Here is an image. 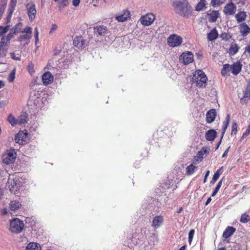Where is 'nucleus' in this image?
<instances>
[{
	"label": "nucleus",
	"instance_id": "obj_47",
	"mask_svg": "<svg viewBox=\"0 0 250 250\" xmlns=\"http://www.w3.org/2000/svg\"><path fill=\"white\" fill-rule=\"evenodd\" d=\"M35 43L37 45V42H39V31L37 27L35 28Z\"/></svg>",
	"mask_w": 250,
	"mask_h": 250
},
{
	"label": "nucleus",
	"instance_id": "obj_12",
	"mask_svg": "<svg viewBox=\"0 0 250 250\" xmlns=\"http://www.w3.org/2000/svg\"><path fill=\"white\" fill-rule=\"evenodd\" d=\"M210 151V149L207 147H203L202 148L201 150L199 151L195 156L194 159L197 162H201L204 157V155H207L209 154Z\"/></svg>",
	"mask_w": 250,
	"mask_h": 250
},
{
	"label": "nucleus",
	"instance_id": "obj_42",
	"mask_svg": "<svg viewBox=\"0 0 250 250\" xmlns=\"http://www.w3.org/2000/svg\"><path fill=\"white\" fill-rule=\"evenodd\" d=\"M10 56L11 58L14 60H21V55L19 54H16L14 52H12L10 53Z\"/></svg>",
	"mask_w": 250,
	"mask_h": 250
},
{
	"label": "nucleus",
	"instance_id": "obj_11",
	"mask_svg": "<svg viewBox=\"0 0 250 250\" xmlns=\"http://www.w3.org/2000/svg\"><path fill=\"white\" fill-rule=\"evenodd\" d=\"M26 8L29 20L32 21L34 20L37 13L35 5L32 3H28Z\"/></svg>",
	"mask_w": 250,
	"mask_h": 250
},
{
	"label": "nucleus",
	"instance_id": "obj_62",
	"mask_svg": "<svg viewBox=\"0 0 250 250\" xmlns=\"http://www.w3.org/2000/svg\"><path fill=\"white\" fill-rule=\"evenodd\" d=\"M6 103L5 101H1L0 102V107L2 108L4 107Z\"/></svg>",
	"mask_w": 250,
	"mask_h": 250
},
{
	"label": "nucleus",
	"instance_id": "obj_4",
	"mask_svg": "<svg viewBox=\"0 0 250 250\" xmlns=\"http://www.w3.org/2000/svg\"><path fill=\"white\" fill-rule=\"evenodd\" d=\"M24 227L23 222L16 218L10 220L9 229L12 233L18 234L22 231Z\"/></svg>",
	"mask_w": 250,
	"mask_h": 250
},
{
	"label": "nucleus",
	"instance_id": "obj_9",
	"mask_svg": "<svg viewBox=\"0 0 250 250\" xmlns=\"http://www.w3.org/2000/svg\"><path fill=\"white\" fill-rule=\"evenodd\" d=\"M20 182L19 179H14L11 178H8L7 186L11 192H15L17 191L20 187Z\"/></svg>",
	"mask_w": 250,
	"mask_h": 250
},
{
	"label": "nucleus",
	"instance_id": "obj_24",
	"mask_svg": "<svg viewBox=\"0 0 250 250\" xmlns=\"http://www.w3.org/2000/svg\"><path fill=\"white\" fill-rule=\"evenodd\" d=\"M216 136V132L213 129H209L206 133V138L207 140L212 141Z\"/></svg>",
	"mask_w": 250,
	"mask_h": 250
},
{
	"label": "nucleus",
	"instance_id": "obj_34",
	"mask_svg": "<svg viewBox=\"0 0 250 250\" xmlns=\"http://www.w3.org/2000/svg\"><path fill=\"white\" fill-rule=\"evenodd\" d=\"M250 98V83H249L246 88L245 89V90L244 91V96L241 100L243 101L244 99L245 100H246L247 99H249Z\"/></svg>",
	"mask_w": 250,
	"mask_h": 250
},
{
	"label": "nucleus",
	"instance_id": "obj_59",
	"mask_svg": "<svg viewBox=\"0 0 250 250\" xmlns=\"http://www.w3.org/2000/svg\"><path fill=\"white\" fill-rule=\"evenodd\" d=\"M4 11V8L3 7H1L0 8V20L1 19V17L2 16Z\"/></svg>",
	"mask_w": 250,
	"mask_h": 250
},
{
	"label": "nucleus",
	"instance_id": "obj_61",
	"mask_svg": "<svg viewBox=\"0 0 250 250\" xmlns=\"http://www.w3.org/2000/svg\"><path fill=\"white\" fill-rule=\"evenodd\" d=\"M209 174V170L207 171L206 173V174H205V177H204V183L206 182L207 177L208 176Z\"/></svg>",
	"mask_w": 250,
	"mask_h": 250
},
{
	"label": "nucleus",
	"instance_id": "obj_48",
	"mask_svg": "<svg viewBox=\"0 0 250 250\" xmlns=\"http://www.w3.org/2000/svg\"><path fill=\"white\" fill-rule=\"evenodd\" d=\"M58 26L56 24H52L49 31L50 34L53 33L55 31L58 29Z\"/></svg>",
	"mask_w": 250,
	"mask_h": 250
},
{
	"label": "nucleus",
	"instance_id": "obj_25",
	"mask_svg": "<svg viewBox=\"0 0 250 250\" xmlns=\"http://www.w3.org/2000/svg\"><path fill=\"white\" fill-rule=\"evenodd\" d=\"M208 20L210 22H215L219 17V13L217 11H211L208 13Z\"/></svg>",
	"mask_w": 250,
	"mask_h": 250
},
{
	"label": "nucleus",
	"instance_id": "obj_15",
	"mask_svg": "<svg viewBox=\"0 0 250 250\" xmlns=\"http://www.w3.org/2000/svg\"><path fill=\"white\" fill-rule=\"evenodd\" d=\"M94 33L97 36H104L108 33V30L104 25H97L94 28Z\"/></svg>",
	"mask_w": 250,
	"mask_h": 250
},
{
	"label": "nucleus",
	"instance_id": "obj_38",
	"mask_svg": "<svg viewBox=\"0 0 250 250\" xmlns=\"http://www.w3.org/2000/svg\"><path fill=\"white\" fill-rule=\"evenodd\" d=\"M31 38V35H29L27 34H23L21 35L19 38V42H22L23 41H28V42H27V44L29 42V41L30 39Z\"/></svg>",
	"mask_w": 250,
	"mask_h": 250
},
{
	"label": "nucleus",
	"instance_id": "obj_63",
	"mask_svg": "<svg viewBox=\"0 0 250 250\" xmlns=\"http://www.w3.org/2000/svg\"><path fill=\"white\" fill-rule=\"evenodd\" d=\"M61 52V50H59V49H58L57 48H55L54 50V55H58L60 54V53Z\"/></svg>",
	"mask_w": 250,
	"mask_h": 250
},
{
	"label": "nucleus",
	"instance_id": "obj_50",
	"mask_svg": "<svg viewBox=\"0 0 250 250\" xmlns=\"http://www.w3.org/2000/svg\"><path fill=\"white\" fill-rule=\"evenodd\" d=\"M16 34L14 33V32L13 31H11L8 33L6 36V37L5 38V39H6V41H9L14 36V35H15Z\"/></svg>",
	"mask_w": 250,
	"mask_h": 250
},
{
	"label": "nucleus",
	"instance_id": "obj_64",
	"mask_svg": "<svg viewBox=\"0 0 250 250\" xmlns=\"http://www.w3.org/2000/svg\"><path fill=\"white\" fill-rule=\"evenodd\" d=\"M245 52H248V53H250V44L247 47H246Z\"/></svg>",
	"mask_w": 250,
	"mask_h": 250
},
{
	"label": "nucleus",
	"instance_id": "obj_18",
	"mask_svg": "<svg viewBox=\"0 0 250 250\" xmlns=\"http://www.w3.org/2000/svg\"><path fill=\"white\" fill-rule=\"evenodd\" d=\"M53 79L54 77L50 72H45L42 76V81L44 84H48L53 81Z\"/></svg>",
	"mask_w": 250,
	"mask_h": 250
},
{
	"label": "nucleus",
	"instance_id": "obj_28",
	"mask_svg": "<svg viewBox=\"0 0 250 250\" xmlns=\"http://www.w3.org/2000/svg\"><path fill=\"white\" fill-rule=\"evenodd\" d=\"M218 34L216 29L214 28L208 34V39L209 41H212L216 39Z\"/></svg>",
	"mask_w": 250,
	"mask_h": 250
},
{
	"label": "nucleus",
	"instance_id": "obj_45",
	"mask_svg": "<svg viewBox=\"0 0 250 250\" xmlns=\"http://www.w3.org/2000/svg\"><path fill=\"white\" fill-rule=\"evenodd\" d=\"M6 39L4 37H3L1 39V41L0 42V46L7 47V42Z\"/></svg>",
	"mask_w": 250,
	"mask_h": 250
},
{
	"label": "nucleus",
	"instance_id": "obj_52",
	"mask_svg": "<svg viewBox=\"0 0 250 250\" xmlns=\"http://www.w3.org/2000/svg\"><path fill=\"white\" fill-rule=\"evenodd\" d=\"M250 133V126H249L246 130L244 132L242 135V138L246 137Z\"/></svg>",
	"mask_w": 250,
	"mask_h": 250
},
{
	"label": "nucleus",
	"instance_id": "obj_19",
	"mask_svg": "<svg viewBox=\"0 0 250 250\" xmlns=\"http://www.w3.org/2000/svg\"><path fill=\"white\" fill-rule=\"evenodd\" d=\"M230 70L234 75H237L241 70L242 64L239 62L230 65Z\"/></svg>",
	"mask_w": 250,
	"mask_h": 250
},
{
	"label": "nucleus",
	"instance_id": "obj_57",
	"mask_svg": "<svg viewBox=\"0 0 250 250\" xmlns=\"http://www.w3.org/2000/svg\"><path fill=\"white\" fill-rule=\"evenodd\" d=\"M237 126H232L231 135L233 134H235L237 132Z\"/></svg>",
	"mask_w": 250,
	"mask_h": 250
},
{
	"label": "nucleus",
	"instance_id": "obj_13",
	"mask_svg": "<svg viewBox=\"0 0 250 250\" xmlns=\"http://www.w3.org/2000/svg\"><path fill=\"white\" fill-rule=\"evenodd\" d=\"M73 45L79 49H83L86 46L85 40L81 36L76 37L73 41Z\"/></svg>",
	"mask_w": 250,
	"mask_h": 250
},
{
	"label": "nucleus",
	"instance_id": "obj_44",
	"mask_svg": "<svg viewBox=\"0 0 250 250\" xmlns=\"http://www.w3.org/2000/svg\"><path fill=\"white\" fill-rule=\"evenodd\" d=\"M195 231L193 229H192L190 230L189 233H188V242L190 244L191 242L193 235L194 234Z\"/></svg>",
	"mask_w": 250,
	"mask_h": 250
},
{
	"label": "nucleus",
	"instance_id": "obj_22",
	"mask_svg": "<svg viewBox=\"0 0 250 250\" xmlns=\"http://www.w3.org/2000/svg\"><path fill=\"white\" fill-rule=\"evenodd\" d=\"M216 110L214 109L209 110L206 114V121L208 123H211L215 119Z\"/></svg>",
	"mask_w": 250,
	"mask_h": 250
},
{
	"label": "nucleus",
	"instance_id": "obj_10",
	"mask_svg": "<svg viewBox=\"0 0 250 250\" xmlns=\"http://www.w3.org/2000/svg\"><path fill=\"white\" fill-rule=\"evenodd\" d=\"M179 59L181 62L187 64L193 61V55L190 52L183 53Z\"/></svg>",
	"mask_w": 250,
	"mask_h": 250
},
{
	"label": "nucleus",
	"instance_id": "obj_2",
	"mask_svg": "<svg viewBox=\"0 0 250 250\" xmlns=\"http://www.w3.org/2000/svg\"><path fill=\"white\" fill-rule=\"evenodd\" d=\"M208 78L205 73L201 70H198L193 74L192 81L193 83L200 88H204L207 85Z\"/></svg>",
	"mask_w": 250,
	"mask_h": 250
},
{
	"label": "nucleus",
	"instance_id": "obj_37",
	"mask_svg": "<svg viewBox=\"0 0 250 250\" xmlns=\"http://www.w3.org/2000/svg\"><path fill=\"white\" fill-rule=\"evenodd\" d=\"M238 49L239 47L237 44H232L229 49V53L232 55H234L238 52Z\"/></svg>",
	"mask_w": 250,
	"mask_h": 250
},
{
	"label": "nucleus",
	"instance_id": "obj_17",
	"mask_svg": "<svg viewBox=\"0 0 250 250\" xmlns=\"http://www.w3.org/2000/svg\"><path fill=\"white\" fill-rule=\"evenodd\" d=\"M236 7L235 5L231 2L230 3L227 4L224 9V12L226 15H233L235 12Z\"/></svg>",
	"mask_w": 250,
	"mask_h": 250
},
{
	"label": "nucleus",
	"instance_id": "obj_43",
	"mask_svg": "<svg viewBox=\"0 0 250 250\" xmlns=\"http://www.w3.org/2000/svg\"><path fill=\"white\" fill-rule=\"evenodd\" d=\"M21 32L22 33H25L26 34L31 35L32 32V29L30 27L27 26L25 27L22 31H21Z\"/></svg>",
	"mask_w": 250,
	"mask_h": 250
},
{
	"label": "nucleus",
	"instance_id": "obj_53",
	"mask_svg": "<svg viewBox=\"0 0 250 250\" xmlns=\"http://www.w3.org/2000/svg\"><path fill=\"white\" fill-rule=\"evenodd\" d=\"M31 218H29V217H27L26 219H25V222L26 223H30L31 224H30V226H32V225H34L35 224V222L33 220H31Z\"/></svg>",
	"mask_w": 250,
	"mask_h": 250
},
{
	"label": "nucleus",
	"instance_id": "obj_30",
	"mask_svg": "<svg viewBox=\"0 0 250 250\" xmlns=\"http://www.w3.org/2000/svg\"><path fill=\"white\" fill-rule=\"evenodd\" d=\"M207 2L206 0H200L195 7V10L197 11H203L206 9Z\"/></svg>",
	"mask_w": 250,
	"mask_h": 250
},
{
	"label": "nucleus",
	"instance_id": "obj_21",
	"mask_svg": "<svg viewBox=\"0 0 250 250\" xmlns=\"http://www.w3.org/2000/svg\"><path fill=\"white\" fill-rule=\"evenodd\" d=\"M236 229L233 227H227L224 231L222 236L225 239H227L231 236L235 231Z\"/></svg>",
	"mask_w": 250,
	"mask_h": 250
},
{
	"label": "nucleus",
	"instance_id": "obj_27",
	"mask_svg": "<svg viewBox=\"0 0 250 250\" xmlns=\"http://www.w3.org/2000/svg\"><path fill=\"white\" fill-rule=\"evenodd\" d=\"M26 250H41V247L37 243L30 242L27 246Z\"/></svg>",
	"mask_w": 250,
	"mask_h": 250
},
{
	"label": "nucleus",
	"instance_id": "obj_5",
	"mask_svg": "<svg viewBox=\"0 0 250 250\" xmlns=\"http://www.w3.org/2000/svg\"><path fill=\"white\" fill-rule=\"evenodd\" d=\"M16 153L14 149L7 150L2 156V163L9 165L13 163L16 158Z\"/></svg>",
	"mask_w": 250,
	"mask_h": 250
},
{
	"label": "nucleus",
	"instance_id": "obj_32",
	"mask_svg": "<svg viewBox=\"0 0 250 250\" xmlns=\"http://www.w3.org/2000/svg\"><path fill=\"white\" fill-rule=\"evenodd\" d=\"M21 206L20 202L16 201H12L10 203V208L13 211L17 210Z\"/></svg>",
	"mask_w": 250,
	"mask_h": 250
},
{
	"label": "nucleus",
	"instance_id": "obj_6",
	"mask_svg": "<svg viewBox=\"0 0 250 250\" xmlns=\"http://www.w3.org/2000/svg\"><path fill=\"white\" fill-rule=\"evenodd\" d=\"M15 140L17 143L20 145L27 143L29 140L27 131L26 130L20 131L15 136Z\"/></svg>",
	"mask_w": 250,
	"mask_h": 250
},
{
	"label": "nucleus",
	"instance_id": "obj_51",
	"mask_svg": "<svg viewBox=\"0 0 250 250\" xmlns=\"http://www.w3.org/2000/svg\"><path fill=\"white\" fill-rule=\"evenodd\" d=\"M28 70L30 74H32L34 72L33 65L32 63H29L28 65Z\"/></svg>",
	"mask_w": 250,
	"mask_h": 250
},
{
	"label": "nucleus",
	"instance_id": "obj_39",
	"mask_svg": "<svg viewBox=\"0 0 250 250\" xmlns=\"http://www.w3.org/2000/svg\"><path fill=\"white\" fill-rule=\"evenodd\" d=\"M7 52L6 47L0 46V58H4L6 56Z\"/></svg>",
	"mask_w": 250,
	"mask_h": 250
},
{
	"label": "nucleus",
	"instance_id": "obj_16",
	"mask_svg": "<svg viewBox=\"0 0 250 250\" xmlns=\"http://www.w3.org/2000/svg\"><path fill=\"white\" fill-rule=\"evenodd\" d=\"M164 218L162 215L156 216L153 218L151 226L153 228L157 229L159 228L163 223Z\"/></svg>",
	"mask_w": 250,
	"mask_h": 250
},
{
	"label": "nucleus",
	"instance_id": "obj_8",
	"mask_svg": "<svg viewBox=\"0 0 250 250\" xmlns=\"http://www.w3.org/2000/svg\"><path fill=\"white\" fill-rule=\"evenodd\" d=\"M155 19L154 14L149 13L144 15L140 19L141 23L145 26H147L151 25Z\"/></svg>",
	"mask_w": 250,
	"mask_h": 250
},
{
	"label": "nucleus",
	"instance_id": "obj_14",
	"mask_svg": "<svg viewBox=\"0 0 250 250\" xmlns=\"http://www.w3.org/2000/svg\"><path fill=\"white\" fill-rule=\"evenodd\" d=\"M130 17V13L127 9L124 10L119 15L115 17L116 20L120 22L127 21Z\"/></svg>",
	"mask_w": 250,
	"mask_h": 250
},
{
	"label": "nucleus",
	"instance_id": "obj_3",
	"mask_svg": "<svg viewBox=\"0 0 250 250\" xmlns=\"http://www.w3.org/2000/svg\"><path fill=\"white\" fill-rule=\"evenodd\" d=\"M7 120L11 125H16L27 124L29 118L26 112H21L18 118H16L12 114H10L8 115Z\"/></svg>",
	"mask_w": 250,
	"mask_h": 250
},
{
	"label": "nucleus",
	"instance_id": "obj_33",
	"mask_svg": "<svg viewBox=\"0 0 250 250\" xmlns=\"http://www.w3.org/2000/svg\"><path fill=\"white\" fill-rule=\"evenodd\" d=\"M230 65L229 64H225L223 65V68L221 70V74L223 76H225L229 75V73L230 70Z\"/></svg>",
	"mask_w": 250,
	"mask_h": 250
},
{
	"label": "nucleus",
	"instance_id": "obj_26",
	"mask_svg": "<svg viewBox=\"0 0 250 250\" xmlns=\"http://www.w3.org/2000/svg\"><path fill=\"white\" fill-rule=\"evenodd\" d=\"M197 169V167L194 166L193 164H191L186 168V174L188 176L191 175L195 172Z\"/></svg>",
	"mask_w": 250,
	"mask_h": 250
},
{
	"label": "nucleus",
	"instance_id": "obj_41",
	"mask_svg": "<svg viewBox=\"0 0 250 250\" xmlns=\"http://www.w3.org/2000/svg\"><path fill=\"white\" fill-rule=\"evenodd\" d=\"M224 1L225 0H211L210 3L212 6L215 7L223 3Z\"/></svg>",
	"mask_w": 250,
	"mask_h": 250
},
{
	"label": "nucleus",
	"instance_id": "obj_55",
	"mask_svg": "<svg viewBox=\"0 0 250 250\" xmlns=\"http://www.w3.org/2000/svg\"><path fill=\"white\" fill-rule=\"evenodd\" d=\"M220 175L218 173H216V172L214 173L213 176V181H217V179L219 178Z\"/></svg>",
	"mask_w": 250,
	"mask_h": 250
},
{
	"label": "nucleus",
	"instance_id": "obj_36",
	"mask_svg": "<svg viewBox=\"0 0 250 250\" xmlns=\"http://www.w3.org/2000/svg\"><path fill=\"white\" fill-rule=\"evenodd\" d=\"M250 221V216L249 215L244 213L243 214L240 218V221L242 223H246Z\"/></svg>",
	"mask_w": 250,
	"mask_h": 250
},
{
	"label": "nucleus",
	"instance_id": "obj_35",
	"mask_svg": "<svg viewBox=\"0 0 250 250\" xmlns=\"http://www.w3.org/2000/svg\"><path fill=\"white\" fill-rule=\"evenodd\" d=\"M22 26V23L21 22H19L17 23L15 26L11 29V31H13L14 33L17 34V33L21 32V27Z\"/></svg>",
	"mask_w": 250,
	"mask_h": 250
},
{
	"label": "nucleus",
	"instance_id": "obj_58",
	"mask_svg": "<svg viewBox=\"0 0 250 250\" xmlns=\"http://www.w3.org/2000/svg\"><path fill=\"white\" fill-rule=\"evenodd\" d=\"M5 33V31L3 29V27L2 26H0V36H2Z\"/></svg>",
	"mask_w": 250,
	"mask_h": 250
},
{
	"label": "nucleus",
	"instance_id": "obj_56",
	"mask_svg": "<svg viewBox=\"0 0 250 250\" xmlns=\"http://www.w3.org/2000/svg\"><path fill=\"white\" fill-rule=\"evenodd\" d=\"M80 2V0H72V4L75 7L78 6L79 5Z\"/></svg>",
	"mask_w": 250,
	"mask_h": 250
},
{
	"label": "nucleus",
	"instance_id": "obj_40",
	"mask_svg": "<svg viewBox=\"0 0 250 250\" xmlns=\"http://www.w3.org/2000/svg\"><path fill=\"white\" fill-rule=\"evenodd\" d=\"M15 72L16 70L15 69H13L10 73L9 74L8 77V80L9 82L11 83L13 82L15 78Z\"/></svg>",
	"mask_w": 250,
	"mask_h": 250
},
{
	"label": "nucleus",
	"instance_id": "obj_23",
	"mask_svg": "<svg viewBox=\"0 0 250 250\" xmlns=\"http://www.w3.org/2000/svg\"><path fill=\"white\" fill-rule=\"evenodd\" d=\"M239 26L240 33L242 36H246L250 33V28L246 23H241Z\"/></svg>",
	"mask_w": 250,
	"mask_h": 250
},
{
	"label": "nucleus",
	"instance_id": "obj_31",
	"mask_svg": "<svg viewBox=\"0 0 250 250\" xmlns=\"http://www.w3.org/2000/svg\"><path fill=\"white\" fill-rule=\"evenodd\" d=\"M55 2L58 3V8L61 9L67 6L70 0H54Z\"/></svg>",
	"mask_w": 250,
	"mask_h": 250
},
{
	"label": "nucleus",
	"instance_id": "obj_29",
	"mask_svg": "<svg viewBox=\"0 0 250 250\" xmlns=\"http://www.w3.org/2000/svg\"><path fill=\"white\" fill-rule=\"evenodd\" d=\"M247 15L245 12L240 11L237 13L235 16V19L238 22H241L245 20Z\"/></svg>",
	"mask_w": 250,
	"mask_h": 250
},
{
	"label": "nucleus",
	"instance_id": "obj_1",
	"mask_svg": "<svg viewBox=\"0 0 250 250\" xmlns=\"http://www.w3.org/2000/svg\"><path fill=\"white\" fill-rule=\"evenodd\" d=\"M172 6L175 12L180 16L188 18L192 14V7L186 0H175Z\"/></svg>",
	"mask_w": 250,
	"mask_h": 250
},
{
	"label": "nucleus",
	"instance_id": "obj_20",
	"mask_svg": "<svg viewBox=\"0 0 250 250\" xmlns=\"http://www.w3.org/2000/svg\"><path fill=\"white\" fill-rule=\"evenodd\" d=\"M17 0H10L8 9V16L7 17L8 20H10L11 18L12 15L16 6Z\"/></svg>",
	"mask_w": 250,
	"mask_h": 250
},
{
	"label": "nucleus",
	"instance_id": "obj_60",
	"mask_svg": "<svg viewBox=\"0 0 250 250\" xmlns=\"http://www.w3.org/2000/svg\"><path fill=\"white\" fill-rule=\"evenodd\" d=\"M223 172V167H221L219 169H218L216 172L219 174V175L222 174Z\"/></svg>",
	"mask_w": 250,
	"mask_h": 250
},
{
	"label": "nucleus",
	"instance_id": "obj_7",
	"mask_svg": "<svg viewBox=\"0 0 250 250\" xmlns=\"http://www.w3.org/2000/svg\"><path fill=\"white\" fill-rule=\"evenodd\" d=\"M183 39L180 36L176 34H172L167 38V43L170 46L174 47L180 45Z\"/></svg>",
	"mask_w": 250,
	"mask_h": 250
},
{
	"label": "nucleus",
	"instance_id": "obj_49",
	"mask_svg": "<svg viewBox=\"0 0 250 250\" xmlns=\"http://www.w3.org/2000/svg\"><path fill=\"white\" fill-rule=\"evenodd\" d=\"M230 117L229 114H228L223 122V125H229V123Z\"/></svg>",
	"mask_w": 250,
	"mask_h": 250
},
{
	"label": "nucleus",
	"instance_id": "obj_54",
	"mask_svg": "<svg viewBox=\"0 0 250 250\" xmlns=\"http://www.w3.org/2000/svg\"><path fill=\"white\" fill-rule=\"evenodd\" d=\"M222 181H223V179H222L217 184L216 188H215V189H217V190L219 191L220 188H221V186H222Z\"/></svg>",
	"mask_w": 250,
	"mask_h": 250
},
{
	"label": "nucleus",
	"instance_id": "obj_46",
	"mask_svg": "<svg viewBox=\"0 0 250 250\" xmlns=\"http://www.w3.org/2000/svg\"><path fill=\"white\" fill-rule=\"evenodd\" d=\"M221 37L223 40L228 41L230 39L231 36L229 34L224 33L221 34Z\"/></svg>",
	"mask_w": 250,
	"mask_h": 250
}]
</instances>
